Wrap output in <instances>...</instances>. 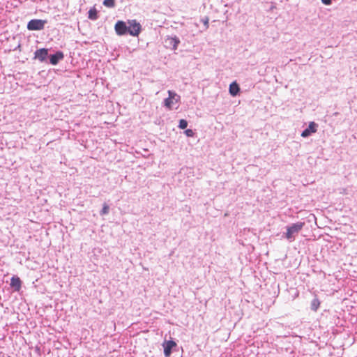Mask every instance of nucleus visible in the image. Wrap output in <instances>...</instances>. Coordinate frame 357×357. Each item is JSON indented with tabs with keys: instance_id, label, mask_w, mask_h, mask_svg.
Masks as SVG:
<instances>
[{
	"instance_id": "1",
	"label": "nucleus",
	"mask_w": 357,
	"mask_h": 357,
	"mask_svg": "<svg viewBox=\"0 0 357 357\" xmlns=\"http://www.w3.org/2000/svg\"><path fill=\"white\" fill-rule=\"evenodd\" d=\"M305 226V222H298L296 223L292 224L291 226L287 228V232L285 233V237L290 241H293L294 240V235L298 234L303 227Z\"/></svg>"
},
{
	"instance_id": "2",
	"label": "nucleus",
	"mask_w": 357,
	"mask_h": 357,
	"mask_svg": "<svg viewBox=\"0 0 357 357\" xmlns=\"http://www.w3.org/2000/svg\"><path fill=\"white\" fill-rule=\"evenodd\" d=\"M128 33L132 36H138L142 30L141 24L136 20H128Z\"/></svg>"
},
{
	"instance_id": "3",
	"label": "nucleus",
	"mask_w": 357,
	"mask_h": 357,
	"mask_svg": "<svg viewBox=\"0 0 357 357\" xmlns=\"http://www.w3.org/2000/svg\"><path fill=\"white\" fill-rule=\"evenodd\" d=\"M50 50L46 48H41L37 50L34 52V59L40 61L45 64H48L49 57H50Z\"/></svg>"
},
{
	"instance_id": "4",
	"label": "nucleus",
	"mask_w": 357,
	"mask_h": 357,
	"mask_svg": "<svg viewBox=\"0 0 357 357\" xmlns=\"http://www.w3.org/2000/svg\"><path fill=\"white\" fill-rule=\"evenodd\" d=\"M46 22V20L33 19L28 22L26 27L29 31H40L44 29Z\"/></svg>"
},
{
	"instance_id": "5",
	"label": "nucleus",
	"mask_w": 357,
	"mask_h": 357,
	"mask_svg": "<svg viewBox=\"0 0 357 357\" xmlns=\"http://www.w3.org/2000/svg\"><path fill=\"white\" fill-rule=\"evenodd\" d=\"M180 43V40L176 36H167L165 39V46L172 50H176Z\"/></svg>"
},
{
	"instance_id": "6",
	"label": "nucleus",
	"mask_w": 357,
	"mask_h": 357,
	"mask_svg": "<svg viewBox=\"0 0 357 357\" xmlns=\"http://www.w3.org/2000/svg\"><path fill=\"white\" fill-rule=\"evenodd\" d=\"M169 97L165 100V105L171 109L174 103H178L180 100V96L175 92L168 91Z\"/></svg>"
},
{
	"instance_id": "7",
	"label": "nucleus",
	"mask_w": 357,
	"mask_h": 357,
	"mask_svg": "<svg viewBox=\"0 0 357 357\" xmlns=\"http://www.w3.org/2000/svg\"><path fill=\"white\" fill-rule=\"evenodd\" d=\"M64 55L63 52L56 51L54 53H50V57L48 61V64L51 65H56L59 62V61L63 59Z\"/></svg>"
},
{
	"instance_id": "8",
	"label": "nucleus",
	"mask_w": 357,
	"mask_h": 357,
	"mask_svg": "<svg viewBox=\"0 0 357 357\" xmlns=\"http://www.w3.org/2000/svg\"><path fill=\"white\" fill-rule=\"evenodd\" d=\"M115 31L119 36L128 34V24L123 21H118L115 24Z\"/></svg>"
},
{
	"instance_id": "9",
	"label": "nucleus",
	"mask_w": 357,
	"mask_h": 357,
	"mask_svg": "<svg viewBox=\"0 0 357 357\" xmlns=\"http://www.w3.org/2000/svg\"><path fill=\"white\" fill-rule=\"evenodd\" d=\"M317 130V124L314 122H310L308 128L304 130L302 133L301 136L303 137H307L310 136L312 133H315Z\"/></svg>"
},
{
	"instance_id": "10",
	"label": "nucleus",
	"mask_w": 357,
	"mask_h": 357,
	"mask_svg": "<svg viewBox=\"0 0 357 357\" xmlns=\"http://www.w3.org/2000/svg\"><path fill=\"white\" fill-rule=\"evenodd\" d=\"M176 346V344L173 340L167 341L164 343V354L166 357H169L171 355L172 349Z\"/></svg>"
},
{
	"instance_id": "11",
	"label": "nucleus",
	"mask_w": 357,
	"mask_h": 357,
	"mask_svg": "<svg viewBox=\"0 0 357 357\" xmlns=\"http://www.w3.org/2000/svg\"><path fill=\"white\" fill-rule=\"evenodd\" d=\"M10 285L15 291H19L21 289L22 281L19 277L13 276L10 280Z\"/></svg>"
},
{
	"instance_id": "12",
	"label": "nucleus",
	"mask_w": 357,
	"mask_h": 357,
	"mask_svg": "<svg viewBox=\"0 0 357 357\" xmlns=\"http://www.w3.org/2000/svg\"><path fill=\"white\" fill-rule=\"evenodd\" d=\"M239 91H240V88L238 86V84L236 82H234L230 84L229 93L232 96H236L238 94V93L239 92Z\"/></svg>"
},
{
	"instance_id": "13",
	"label": "nucleus",
	"mask_w": 357,
	"mask_h": 357,
	"mask_svg": "<svg viewBox=\"0 0 357 357\" xmlns=\"http://www.w3.org/2000/svg\"><path fill=\"white\" fill-rule=\"evenodd\" d=\"M88 17L91 20H96L98 17L97 10L95 8H91L88 12Z\"/></svg>"
},
{
	"instance_id": "14",
	"label": "nucleus",
	"mask_w": 357,
	"mask_h": 357,
	"mask_svg": "<svg viewBox=\"0 0 357 357\" xmlns=\"http://www.w3.org/2000/svg\"><path fill=\"white\" fill-rule=\"evenodd\" d=\"M320 304L321 303L319 300L317 298V297H315L311 302V309L316 312L319 307Z\"/></svg>"
},
{
	"instance_id": "15",
	"label": "nucleus",
	"mask_w": 357,
	"mask_h": 357,
	"mask_svg": "<svg viewBox=\"0 0 357 357\" xmlns=\"http://www.w3.org/2000/svg\"><path fill=\"white\" fill-rule=\"evenodd\" d=\"M103 5L107 8H113L115 6V0H104Z\"/></svg>"
},
{
	"instance_id": "16",
	"label": "nucleus",
	"mask_w": 357,
	"mask_h": 357,
	"mask_svg": "<svg viewBox=\"0 0 357 357\" xmlns=\"http://www.w3.org/2000/svg\"><path fill=\"white\" fill-rule=\"evenodd\" d=\"M187 126H188L187 121L185 119H181L179 121V125H178L179 128L185 129L187 128Z\"/></svg>"
},
{
	"instance_id": "17",
	"label": "nucleus",
	"mask_w": 357,
	"mask_h": 357,
	"mask_svg": "<svg viewBox=\"0 0 357 357\" xmlns=\"http://www.w3.org/2000/svg\"><path fill=\"white\" fill-rule=\"evenodd\" d=\"M109 206L107 204H105L103 205L102 209L101 211V214L102 215L107 214L109 212Z\"/></svg>"
},
{
	"instance_id": "18",
	"label": "nucleus",
	"mask_w": 357,
	"mask_h": 357,
	"mask_svg": "<svg viewBox=\"0 0 357 357\" xmlns=\"http://www.w3.org/2000/svg\"><path fill=\"white\" fill-rule=\"evenodd\" d=\"M185 133L188 137H192L194 135V132L191 129L186 130Z\"/></svg>"
},
{
	"instance_id": "19",
	"label": "nucleus",
	"mask_w": 357,
	"mask_h": 357,
	"mask_svg": "<svg viewBox=\"0 0 357 357\" xmlns=\"http://www.w3.org/2000/svg\"><path fill=\"white\" fill-rule=\"evenodd\" d=\"M202 22L206 26V28L208 27V17H204V18L202 19Z\"/></svg>"
},
{
	"instance_id": "20",
	"label": "nucleus",
	"mask_w": 357,
	"mask_h": 357,
	"mask_svg": "<svg viewBox=\"0 0 357 357\" xmlns=\"http://www.w3.org/2000/svg\"><path fill=\"white\" fill-rule=\"evenodd\" d=\"M321 2L324 4V5H331V3H332V0H321Z\"/></svg>"
}]
</instances>
